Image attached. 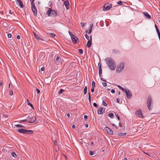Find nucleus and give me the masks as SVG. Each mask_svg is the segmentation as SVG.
Wrapping results in <instances>:
<instances>
[{
	"label": "nucleus",
	"mask_w": 160,
	"mask_h": 160,
	"mask_svg": "<svg viewBox=\"0 0 160 160\" xmlns=\"http://www.w3.org/2000/svg\"><path fill=\"white\" fill-rule=\"evenodd\" d=\"M136 116H137L140 118H143V116L142 114V111L141 109H139V110L136 111L135 113Z\"/></svg>",
	"instance_id": "obj_9"
},
{
	"label": "nucleus",
	"mask_w": 160,
	"mask_h": 160,
	"mask_svg": "<svg viewBox=\"0 0 160 160\" xmlns=\"http://www.w3.org/2000/svg\"><path fill=\"white\" fill-rule=\"evenodd\" d=\"M155 27L156 29V30L157 32L158 33V34H159V33H160V32L158 29V28L156 24H155Z\"/></svg>",
	"instance_id": "obj_26"
},
{
	"label": "nucleus",
	"mask_w": 160,
	"mask_h": 160,
	"mask_svg": "<svg viewBox=\"0 0 160 160\" xmlns=\"http://www.w3.org/2000/svg\"><path fill=\"white\" fill-rule=\"evenodd\" d=\"M84 119H87L88 118V116H87L86 115H85L84 116Z\"/></svg>",
	"instance_id": "obj_51"
},
{
	"label": "nucleus",
	"mask_w": 160,
	"mask_h": 160,
	"mask_svg": "<svg viewBox=\"0 0 160 160\" xmlns=\"http://www.w3.org/2000/svg\"><path fill=\"white\" fill-rule=\"evenodd\" d=\"M88 94H89L88 100H89L90 104H91V97L90 92H88Z\"/></svg>",
	"instance_id": "obj_27"
},
{
	"label": "nucleus",
	"mask_w": 160,
	"mask_h": 160,
	"mask_svg": "<svg viewBox=\"0 0 160 160\" xmlns=\"http://www.w3.org/2000/svg\"><path fill=\"white\" fill-rule=\"evenodd\" d=\"M35 0H30V1H31V3H34V1Z\"/></svg>",
	"instance_id": "obj_58"
},
{
	"label": "nucleus",
	"mask_w": 160,
	"mask_h": 160,
	"mask_svg": "<svg viewBox=\"0 0 160 160\" xmlns=\"http://www.w3.org/2000/svg\"><path fill=\"white\" fill-rule=\"evenodd\" d=\"M108 116L111 118H112L114 116V114L112 113H110L108 114Z\"/></svg>",
	"instance_id": "obj_24"
},
{
	"label": "nucleus",
	"mask_w": 160,
	"mask_h": 160,
	"mask_svg": "<svg viewBox=\"0 0 160 160\" xmlns=\"http://www.w3.org/2000/svg\"><path fill=\"white\" fill-rule=\"evenodd\" d=\"M87 86H85L84 87V88L83 90V93L84 95H86L87 93Z\"/></svg>",
	"instance_id": "obj_20"
},
{
	"label": "nucleus",
	"mask_w": 160,
	"mask_h": 160,
	"mask_svg": "<svg viewBox=\"0 0 160 160\" xmlns=\"http://www.w3.org/2000/svg\"><path fill=\"white\" fill-rule=\"evenodd\" d=\"M152 101L151 97L149 95L148 97L147 105L148 109L149 111L151 110L152 108Z\"/></svg>",
	"instance_id": "obj_3"
},
{
	"label": "nucleus",
	"mask_w": 160,
	"mask_h": 160,
	"mask_svg": "<svg viewBox=\"0 0 160 160\" xmlns=\"http://www.w3.org/2000/svg\"><path fill=\"white\" fill-rule=\"evenodd\" d=\"M67 116L68 117H70V114H69L68 113V114H67Z\"/></svg>",
	"instance_id": "obj_64"
},
{
	"label": "nucleus",
	"mask_w": 160,
	"mask_h": 160,
	"mask_svg": "<svg viewBox=\"0 0 160 160\" xmlns=\"http://www.w3.org/2000/svg\"><path fill=\"white\" fill-rule=\"evenodd\" d=\"M34 36L35 37V38L37 39L38 40H43V39L42 38H40L39 36H38V35L36 34H35L34 33Z\"/></svg>",
	"instance_id": "obj_19"
},
{
	"label": "nucleus",
	"mask_w": 160,
	"mask_h": 160,
	"mask_svg": "<svg viewBox=\"0 0 160 160\" xmlns=\"http://www.w3.org/2000/svg\"><path fill=\"white\" fill-rule=\"evenodd\" d=\"M115 115L116 116V117H117L118 120H120V117H119V116L118 114H115Z\"/></svg>",
	"instance_id": "obj_36"
},
{
	"label": "nucleus",
	"mask_w": 160,
	"mask_h": 160,
	"mask_svg": "<svg viewBox=\"0 0 160 160\" xmlns=\"http://www.w3.org/2000/svg\"><path fill=\"white\" fill-rule=\"evenodd\" d=\"M17 2V4H19V5L20 7L21 8H22L24 7V5H23V4L22 3V1L21 0H20V1H19L18 2Z\"/></svg>",
	"instance_id": "obj_15"
},
{
	"label": "nucleus",
	"mask_w": 160,
	"mask_h": 160,
	"mask_svg": "<svg viewBox=\"0 0 160 160\" xmlns=\"http://www.w3.org/2000/svg\"><path fill=\"white\" fill-rule=\"evenodd\" d=\"M64 4L65 6L67 9H69V2L68 0H66L64 2Z\"/></svg>",
	"instance_id": "obj_13"
},
{
	"label": "nucleus",
	"mask_w": 160,
	"mask_h": 160,
	"mask_svg": "<svg viewBox=\"0 0 160 160\" xmlns=\"http://www.w3.org/2000/svg\"><path fill=\"white\" fill-rule=\"evenodd\" d=\"M106 62L109 68L111 70L113 71L116 68V64L114 61L110 58H107L105 59Z\"/></svg>",
	"instance_id": "obj_1"
},
{
	"label": "nucleus",
	"mask_w": 160,
	"mask_h": 160,
	"mask_svg": "<svg viewBox=\"0 0 160 160\" xmlns=\"http://www.w3.org/2000/svg\"><path fill=\"white\" fill-rule=\"evenodd\" d=\"M11 155L12 157L14 158H16L17 157V155L16 153L14 152H12Z\"/></svg>",
	"instance_id": "obj_25"
},
{
	"label": "nucleus",
	"mask_w": 160,
	"mask_h": 160,
	"mask_svg": "<svg viewBox=\"0 0 160 160\" xmlns=\"http://www.w3.org/2000/svg\"><path fill=\"white\" fill-rule=\"evenodd\" d=\"M72 127L73 128H74L75 127V125H72Z\"/></svg>",
	"instance_id": "obj_60"
},
{
	"label": "nucleus",
	"mask_w": 160,
	"mask_h": 160,
	"mask_svg": "<svg viewBox=\"0 0 160 160\" xmlns=\"http://www.w3.org/2000/svg\"><path fill=\"white\" fill-rule=\"evenodd\" d=\"M119 126L120 127H122V124H121V123L120 122H119Z\"/></svg>",
	"instance_id": "obj_57"
},
{
	"label": "nucleus",
	"mask_w": 160,
	"mask_h": 160,
	"mask_svg": "<svg viewBox=\"0 0 160 160\" xmlns=\"http://www.w3.org/2000/svg\"><path fill=\"white\" fill-rule=\"evenodd\" d=\"M36 90L38 93V94L40 93V91L39 89H38V88H36Z\"/></svg>",
	"instance_id": "obj_47"
},
{
	"label": "nucleus",
	"mask_w": 160,
	"mask_h": 160,
	"mask_svg": "<svg viewBox=\"0 0 160 160\" xmlns=\"http://www.w3.org/2000/svg\"><path fill=\"white\" fill-rule=\"evenodd\" d=\"M31 9L34 16L36 17L37 14V11L36 8L35 3H31Z\"/></svg>",
	"instance_id": "obj_7"
},
{
	"label": "nucleus",
	"mask_w": 160,
	"mask_h": 160,
	"mask_svg": "<svg viewBox=\"0 0 160 160\" xmlns=\"http://www.w3.org/2000/svg\"><path fill=\"white\" fill-rule=\"evenodd\" d=\"M94 91V88H92L91 89V91L92 92H93Z\"/></svg>",
	"instance_id": "obj_50"
},
{
	"label": "nucleus",
	"mask_w": 160,
	"mask_h": 160,
	"mask_svg": "<svg viewBox=\"0 0 160 160\" xmlns=\"http://www.w3.org/2000/svg\"><path fill=\"white\" fill-rule=\"evenodd\" d=\"M125 66V63L124 62H121L117 66L116 71L117 72H121Z\"/></svg>",
	"instance_id": "obj_5"
},
{
	"label": "nucleus",
	"mask_w": 160,
	"mask_h": 160,
	"mask_svg": "<svg viewBox=\"0 0 160 160\" xmlns=\"http://www.w3.org/2000/svg\"><path fill=\"white\" fill-rule=\"evenodd\" d=\"M144 153L145 154L147 155L148 156H150V154L149 153H147V152H144Z\"/></svg>",
	"instance_id": "obj_59"
},
{
	"label": "nucleus",
	"mask_w": 160,
	"mask_h": 160,
	"mask_svg": "<svg viewBox=\"0 0 160 160\" xmlns=\"http://www.w3.org/2000/svg\"><path fill=\"white\" fill-rule=\"evenodd\" d=\"M71 38L72 42L73 43H76L77 42V40L78 39V38L74 35H73L72 36Z\"/></svg>",
	"instance_id": "obj_12"
},
{
	"label": "nucleus",
	"mask_w": 160,
	"mask_h": 160,
	"mask_svg": "<svg viewBox=\"0 0 160 160\" xmlns=\"http://www.w3.org/2000/svg\"><path fill=\"white\" fill-rule=\"evenodd\" d=\"M17 39H19L20 38V36L19 35H18L17 37Z\"/></svg>",
	"instance_id": "obj_53"
},
{
	"label": "nucleus",
	"mask_w": 160,
	"mask_h": 160,
	"mask_svg": "<svg viewBox=\"0 0 160 160\" xmlns=\"http://www.w3.org/2000/svg\"><path fill=\"white\" fill-rule=\"evenodd\" d=\"M59 56H58L57 57H56V61H58V60H59Z\"/></svg>",
	"instance_id": "obj_43"
},
{
	"label": "nucleus",
	"mask_w": 160,
	"mask_h": 160,
	"mask_svg": "<svg viewBox=\"0 0 160 160\" xmlns=\"http://www.w3.org/2000/svg\"><path fill=\"white\" fill-rule=\"evenodd\" d=\"M92 88H94L95 86V83L94 81L92 82Z\"/></svg>",
	"instance_id": "obj_33"
},
{
	"label": "nucleus",
	"mask_w": 160,
	"mask_h": 160,
	"mask_svg": "<svg viewBox=\"0 0 160 160\" xmlns=\"http://www.w3.org/2000/svg\"><path fill=\"white\" fill-rule=\"evenodd\" d=\"M85 36L86 38L88 40H89V36L87 34H86L85 35Z\"/></svg>",
	"instance_id": "obj_35"
},
{
	"label": "nucleus",
	"mask_w": 160,
	"mask_h": 160,
	"mask_svg": "<svg viewBox=\"0 0 160 160\" xmlns=\"http://www.w3.org/2000/svg\"><path fill=\"white\" fill-rule=\"evenodd\" d=\"M106 128H107L106 130L109 134L111 135L113 134V131L111 129L108 127H106Z\"/></svg>",
	"instance_id": "obj_14"
},
{
	"label": "nucleus",
	"mask_w": 160,
	"mask_h": 160,
	"mask_svg": "<svg viewBox=\"0 0 160 160\" xmlns=\"http://www.w3.org/2000/svg\"><path fill=\"white\" fill-rule=\"evenodd\" d=\"M89 154L90 155L92 156V155H93L94 153L93 152H92V151H90L89 152Z\"/></svg>",
	"instance_id": "obj_39"
},
{
	"label": "nucleus",
	"mask_w": 160,
	"mask_h": 160,
	"mask_svg": "<svg viewBox=\"0 0 160 160\" xmlns=\"http://www.w3.org/2000/svg\"><path fill=\"white\" fill-rule=\"evenodd\" d=\"M49 36L52 38H54L55 36V35L52 33H49Z\"/></svg>",
	"instance_id": "obj_28"
},
{
	"label": "nucleus",
	"mask_w": 160,
	"mask_h": 160,
	"mask_svg": "<svg viewBox=\"0 0 160 160\" xmlns=\"http://www.w3.org/2000/svg\"><path fill=\"white\" fill-rule=\"evenodd\" d=\"M105 108L102 107H100L98 109V114H102L105 111Z\"/></svg>",
	"instance_id": "obj_10"
},
{
	"label": "nucleus",
	"mask_w": 160,
	"mask_h": 160,
	"mask_svg": "<svg viewBox=\"0 0 160 160\" xmlns=\"http://www.w3.org/2000/svg\"><path fill=\"white\" fill-rule=\"evenodd\" d=\"M125 92H126V94L127 96V98L128 99H130L132 98V93L129 90L127 91L126 90H125Z\"/></svg>",
	"instance_id": "obj_11"
},
{
	"label": "nucleus",
	"mask_w": 160,
	"mask_h": 160,
	"mask_svg": "<svg viewBox=\"0 0 160 160\" xmlns=\"http://www.w3.org/2000/svg\"><path fill=\"white\" fill-rule=\"evenodd\" d=\"M45 70V68L44 67H42L41 68V70L42 71H44Z\"/></svg>",
	"instance_id": "obj_55"
},
{
	"label": "nucleus",
	"mask_w": 160,
	"mask_h": 160,
	"mask_svg": "<svg viewBox=\"0 0 160 160\" xmlns=\"http://www.w3.org/2000/svg\"><path fill=\"white\" fill-rule=\"evenodd\" d=\"M86 23H84L82 22H81V26L82 28H83L85 26V25H86Z\"/></svg>",
	"instance_id": "obj_30"
},
{
	"label": "nucleus",
	"mask_w": 160,
	"mask_h": 160,
	"mask_svg": "<svg viewBox=\"0 0 160 160\" xmlns=\"http://www.w3.org/2000/svg\"><path fill=\"white\" fill-rule=\"evenodd\" d=\"M91 32H92V31H91V30H89L88 31H87L86 32V33H88V34H90Z\"/></svg>",
	"instance_id": "obj_44"
},
{
	"label": "nucleus",
	"mask_w": 160,
	"mask_h": 160,
	"mask_svg": "<svg viewBox=\"0 0 160 160\" xmlns=\"http://www.w3.org/2000/svg\"><path fill=\"white\" fill-rule=\"evenodd\" d=\"M64 90L62 89H61L60 90L59 92H58L59 94H61L63 92H64Z\"/></svg>",
	"instance_id": "obj_31"
},
{
	"label": "nucleus",
	"mask_w": 160,
	"mask_h": 160,
	"mask_svg": "<svg viewBox=\"0 0 160 160\" xmlns=\"http://www.w3.org/2000/svg\"><path fill=\"white\" fill-rule=\"evenodd\" d=\"M85 125V127L86 128H88V124H86Z\"/></svg>",
	"instance_id": "obj_63"
},
{
	"label": "nucleus",
	"mask_w": 160,
	"mask_h": 160,
	"mask_svg": "<svg viewBox=\"0 0 160 160\" xmlns=\"http://www.w3.org/2000/svg\"><path fill=\"white\" fill-rule=\"evenodd\" d=\"M68 33H69V35H70V36H71V37L73 35H74L73 34H72V33L70 31H69Z\"/></svg>",
	"instance_id": "obj_48"
},
{
	"label": "nucleus",
	"mask_w": 160,
	"mask_h": 160,
	"mask_svg": "<svg viewBox=\"0 0 160 160\" xmlns=\"http://www.w3.org/2000/svg\"><path fill=\"white\" fill-rule=\"evenodd\" d=\"M78 52L80 54H82L83 53V51L82 49H79L78 50Z\"/></svg>",
	"instance_id": "obj_29"
},
{
	"label": "nucleus",
	"mask_w": 160,
	"mask_h": 160,
	"mask_svg": "<svg viewBox=\"0 0 160 160\" xmlns=\"http://www.w3.org/2000/svg\"><path fill=\"white\" fill-rule=\"evenodd\" d=\"M101 64L100 62H98V68H101Z\"/></svg>",
	"instance_id": "obj_45"
},
{
	"label": "nucleus",
	"mask_w": 160,
	"mask_h": 160,
	"mask_svg": "<svg viewBox=\"0 0 160 160\" xmlns=\"http://www.w3.org/2000/svg\"><path fill=\"white\" fill-rule=\"evenodd\" d=\"M90 143L92 145H93V143L92 142H90Z\"/></svg>",
	"instance_id": "obj_62"
},
{
	"label": "nucleus",
	"mask_w": 160,
	"mask_h": 160,
	"mask_svg": "<svg viewBox=\"0 0 160 160\" xmlns=\"http://www.w3.org/2000/svg\"><path fill=\"white\" fill-rule=\"evenodd\" d=\"M101 80L105 82H106L107 81L106 80H105V79H104L103 78H101Z\"/></svg>",
	"instance_id": "obj_54"
},
{
	"label": "nucleus",
	"mask_w": 160,
	"mask_h": 160,
	"mask_svg": "<svg viewBox=\"0 0 160 160\" xmlns=\"http://www.w3.org/2000/svg\"><path fill=\"white\" fill-rule=\"evenodd\" d=\"M92 41L89 40L87 42V46L88 48H90L92 45Z\"/></svg>",
	"instance_id": "obj_16"
},
{
	"label": "nucleus",
	"mask_w": 160,
	"mask_h": 160,
	"mask_svg": "<svg viewBox=\"0 0 160 160\" xmlns=\"http://www.w3.org/2000/svg\"><path fill=\"white\" fill-rule=\"evenodd\" d=\"M17 127H21L22 128H25V127L23 125L20 124H17L15 125Z\"/></svg>",
	"instance_id": "obj_22"
},
{
	"label": "nucleus",
	"mask_w": 160,
	"mask_h": 160,
	"mask_svg": "<svg viewBox=\"0 0 160 160\" xmlns=\"http://www.w3.org/2000/svg\"><path fill=\"white\" fill-rule=\"evenodd\" d=\"M18 131L20 133L27 134H31L33 133V131L31 130H27L24 129H19Z\"/></svg>",
	"instance_id": "obj_4"
},
{
	"label": "nucleus",
	"mask_w": 160,
	"mask_h": 160,
	"mask_svg": "<svg viewBox=\"0 0 160 160\" xmlns=\"http://www.w3.org/2000/svg\"><path fill=\"white\" fill-rule=\"evenodd\" d=\"M127 135L126 133H118V136L122 137H124Z\"/></svg>",
	"instance_id": "obj_17"
},
{
	"label": "nucleus",
	"mask_w": 160,
	"mask_h": 160,
	"mask_svg": "<svg viewBox=\"0 0 160 160\" xmlns=\"http://www.w3.org/2000/svg\"><path fill=\"white\" fill-rule=\"evenodd\" d=\"M102 104L104 106H107V104L106 103V102L104 101H102Z\"/></svg>",
	"instance_id": "obj_37"
},
{
	"label": "nucleus",
	"mask_w": 160,
	"mask_h": 160,
	"mask_svg": "<svg viewBox=\"0 0 160 160\" xmlns=\"http://www.w3.org/2000/svg\"><path fill=\"white\" fill-rule=\"evenodd\" d=\"M46 14L48 16L55 17L57 15V13L56 11L52 9V8H49L48 10L47 11Z\"/></svg>",
	"instance_id": "obj_2"
},
{
	"label": "nucleus",
	"mask_w": 160,
	"mask_h": 160,
	"mask_svg": "<svg viewBox=\"0 0 160 160\" xmlns=\"http://www.w3.org/2000/svg\"><path fill=\"white\" fill-rule=\"evenodd\" d=\"M12 35L10 33H8V38H10L11 37Z\"/></svg>",
	"instance_id": "obj_46"
},
{
	"label": "nucleus",
	"mask_w": 160,
	"mask_h": 160,
	"mask_svg": "<svg viewBox=\"0 0 160 160\" xmlns=\"http://www.w3.org/2000/svg\"><path fill=\"white\" fill-rule=\"evenodd\" d=\"M112 7V5L110 3L105 4L103 6V10L104 11L109 10Z\"/></svg>",
	"instance_id": "obj_8"
},
{
	"label": "nucleus",
	"mask_w": 160,
	"mask_h": 160,
	"mask_svg": "<svg viewBox=\"0 0 160 160\" xmlns=\"http://www.w3.org/2000/svg\"><path fill=\"white\" fill-rule=\"evenodd\" d=\"M13 92L12 91V90H10L9 91V95L12 96L13 95Z\"/></svg>",
	"instance_id": "obj_40"
},
{
	"label": "nucleus",
	"mask_w": 160,
	"mask_h": 160,
	"mask_svg": "<svg viewBox=\"0 0 160 160\" xmlns=\"http://www.w3.org/2000/svg\"><path fill=\"white\" fill-rule=\"evenodd\" d=\"M93 105L94 107L96 108L97 107H98V105L95 102L93 103Z\"/></svg>",
	"instance_id": "obj_41"
},
{
	"label": "nucleus",
	"mask_w": 160,
	"mask_h": 160,
	"mask_svg": "<svg viewBox=\"0 0 160 160\" xmlns=\"http://www.w3.org/2000/svg\"><path fill=\"white\" fill-rule=\"evenodd\" d=\"M116 100H117V102L118 103H119V98H117L116 99Z\"/></svg>",
	"instance_id": "obj_56"
},
{
	"label": "nucleus",
	"mask_w": 160,
	"mask_h": 160,
	"mask_svg": "<svg viewBox=\"0 0 160 160\" xmlns=\"http://www.w3.org/2000/svg\"><path fill=\"white\" fill-rule=\"evenodd\" d=\"M28 105H29L32 108L34 109V107H33V106L30 102H29V103H28Z\"/></svg>",
	"instance_id": "obj_38"
},
{
	"label": "nucleus",
	"mask_w": 160,
	"mask_h": 160,
	"mask_svg": "<svg viewBox=\"0 0 160 160\" xmlns=\"http://www.w3.org/2000/svg\"><path fill=\"white\" fill-rule=\"evenodd\" d=\"M143 14L144 15L147 17L148 19H150L151 17L150 15H149L147 12H144Z\"/></svg>",
	"instance_id": "obj_18"
},
{
	"label": "nucleus",
	"mask_w": 160,
	"mask_h": 160,
	"mask_svg": "<svg viewBox=\"0 0 160 160\" xmlns=\"http://www.w3.org/2000/svg\"><path fill=\"white\" fill-rule=\"evenodd\" d=\"M118 87L120 89L122 90L123 91H125L126 90L120 85H118Z\"/></svg>",
	"instance_id": "obj_32"
},
{
	"label": "nucleus",
	"mask_w": 160,
	"mask_h": 160,
	"mask_svg": "<svg viewBox=\"0 0 160 160\" xmlns=\"http://www.w3.org/2000/svg\"><path fill=\"white\" fill-rule=\"evenodd\" d=\"M111 92L112 93H113L115 92V91L114 90L112 89L111 90Z\"/></svg>",
	"instance_id": "obj_52"
},
{
	"label": "nucleus",
	"mask_w": 160,
	"mask_h": 160,
	"mask_svg": "<svg viewBox=\"0 0 160 160\" xmlns=\"http://www.w3.org/2000/svg\"><path fill=\"white\" fill-rule=\"evenodd\" d=\"M102 84L103 86L104 87L106 86L107 85V84L106 82L102 83Z\"/></svg>",
	"instance_id": "obj_42"
},
{
	"label": "nucleus",
	"mask_w": 160,
	"mask_h": 160,
	"mask_svg": "<svg viewBox=\"0 0 160 160\" xmlns=\"http://www.w3.org/2000/svg\"><path fill=\"white\" fill-rule=\"evenodd\" d=\"M99 76H100L102 73V69L101 68H99Z\"/></svg>",
	"instance_id": "obj_23"
},
{
	"label": "nucleus",
	"mask_w": 160,
	"mask_h": 160,
	"mask_svg": "<svg viewBox=\"0 0 160 160\" xmlns=\"http://www.w3.org/2000/svg\"><path fill=\"white\" fill-rule=\"evenodd\" d=\"M93 27V23H91L89 27V30H91L92 31V28Z\"/></svg>",
	"instance_id": "obj_21"
},
{
	"label": "nucleus",
	"mask_w": 160,
	"mask_h": 160,
	"mask_svg": "<svg viewBox=\"0 0 160 160\" xmlns=\"http://www.w3.org/2000/svg\"><path fill=\"white\" fill-rule=\"evenodd\" d=\"M90 39L89 40L92 41V35H90Z\"/></svg>",
	"instance_id": "obj_61"
},
{
	"label": "nucleus",
	"mask_w": 160,
	"mask_h": 160,
	"mask_svg": "<svg viewBox=\"0 0 160 160\" xmlns=\"http://www.w3.org/2000/svg\"><path fill=\"white\" fill-rule=\"evenodd\" d=\"M117 4L120 5H121L122 4V2L121 1H119L117 2Z\"/></svg>",
	"instance_id": "obj_34"
},
{
	"label": "nucleus",
	"mask_w": 160,
	"mask_h": 160,
	"mask_svg": "<svg viewBox=\"0 0 160 160\" xmlns=\"http://www.w3.org/2000/svg\"><path fill=\"white\" fill-rule=\"evenodd\" d=\"M27 121H28V120H27V119H25L24 120L20 121V122H27Z\"/></svg>",
	"instance_id": "obj_49"
},
{
	"label": "nucleus",
	"mask_w": 160,
	"mask_h": 160,
	"mask_svg": "<svg viewBox=\"0 0 160 160\" xmlns=\"http://www.w3.org/2000/svg\"><path fill=\"white\" fill-rule=\"evenodd\" d=\"M28 119V122L29 123H32L34 122L36 120V118L34 117L32 114H30L27 118Z\"/></svg>",
	"instance_id": "obj_6"
}]
</instances>
